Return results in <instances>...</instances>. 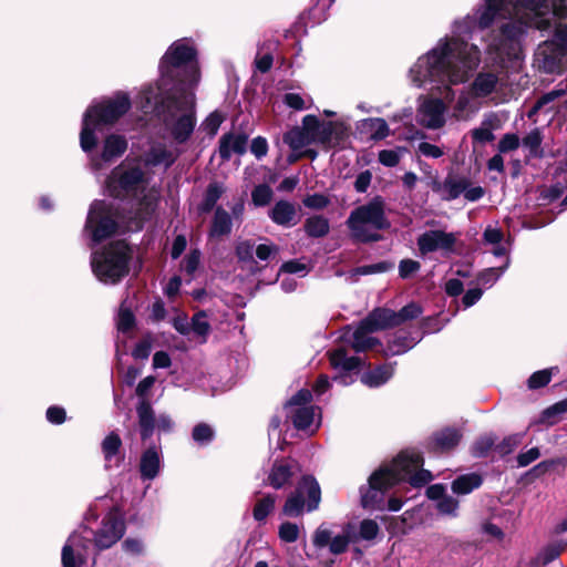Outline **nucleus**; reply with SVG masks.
Instances as JSON below:
<instances>
[{"mask_svg": "<svg viewBox=\"0 0 567 567\" xmlns=\"http://www.w3.org/2000/svg\"><path fill=\"white\" fill-rule=\"evenodd\" d=\"M329 361L333 369H340L342 373L334 378V381L342 385H348L353 382L350 372L359 370L364 363L359 357H348L347 350L338 348L329 353Z\"/></svg>", "mask_w": 567, "mask_h": 567, "instance_id": "nucleus-17", "label": "nucleus"}, {"mask_svg": "<svg viewBox=\"0 0 567 567\" xmlns=\"http://www.w3.org/2000/svg\"><path fill=\"white\" fill-rule=\"evenodd\" d=\"M132 107L128 93L117 91L112 97L90 105L84 112L86 121L101 128L113 126Z\"/></svg>", "mask_w": 567, "mask_h": 567, "instance_id": "nucleus-9", "label": "nucleus"}, {"mask_svg": "<svg viewBox=\"0 0 567 567\" xmlns=\"http://www.w3.org/2000/svg\"><path fill=\"white\" fill-rule=\"evenodd\" d=\"M423 313V308L420 303L415 301H411L401 308L399 311H394L395 322H398V327L419 318Z\"/></svg>", "mask_w": 567, "mask_h": 567, "instance_id": "nucleus-48", "label": "nucleus"}, {"mask_svg": "<svg viewBox=\"0 0 567 567\" xmlns=\"http://www.w3.org/2000/svg\"><path fill=\"white\" fill-rule=\"evenodd\" d=\"M274 192L267 184H259L254 187L251 192V200L255 206L264 207L267 206L272 199Z\"/></svg>", "mask_w": 567, "mask_h": 567, "instance_id": "nucleus-53", "label": "nucleus"}, {"mask_svg": "<svg viewBox=\"0 0 567 567\" xmlns=\"http://www.w3.org/2000/svg\"><path fill=\"white\" fill-rule=\"evenodd\" d=\"M279 538L286 543H295L299 537V527L291 522H284L279 526Z\"/></svg>", "mask_w": 567, "mask_h": 567, "instance_id": "nucleus-58", "label": "nucleus"}, {"mask_svg": "<svg viewBox=\"0 0 567 567\" xmlns=\"http://www.w3.org/2000/svg\"><path fill=\"white\" fill-rule=\"evenodd\" d=\"M394 363L379 364L360 375V381L368 388H379L386 383L394 373Z\"/></svg>", "mask_w": 567, "mask_h": 567, "instance_id": "nucleus-26", "label": "nucleus"}, {"mask_svg": "<svg viewBox=\"0 0 567 567\" xmlns=\"http://www.w3.org/2000/svg\"><path fill=\"white\" fill-rule=\"evenodd\" d=\"M554 369L555 368H550V369H544V370H538V371L534 372L527 380L528 389L529 390H538V389H542V388L546 386L547 384H549L551 377H553Z\"/></svg>", "mask_w": 567, "mask_h": 567, "instance_id": "nucleus-55", "label": "nucleus"}, {"mask_svg": "<svg viewBox=\"0 0 567 567\" xmlns=\"http://www.w3.org/2000/svg\"><path fill=\"white\" fill-rule=\"evenodd\" d=\"M159 472V456L156 447L150 446L146 449L141 456L140 461V473L144 480H153Z\"/></svg>", "mask_w": 567, "mask_h": 567, "instance_id": "nucleus-31", "label": "nucleus"}, {"mask_svg": "<svg viewBox=\"0 0 567 567\" xmlns=\"http://www.w3.org/2000/svg\"><path fill=\"white\" fill-rule=\"evenodd\" d=\"M522 143L524 147L528 148L530 156H543V135L538 128L532 130L526 136H524Z\"/></svg>", "mask_w": 567, "mask_h": 567, "instance_id": "nucleus-51", "label": "nucleus"}, {"mask_svg": "<svg viewBox=\"0 0 567 567\" xmlns=\"http://www.w3.org/2000/svg\"><path fill=\"white\" fill-rule=\"evenodd\" d=\"M155 381V377L148 375L141 380L135 389V393L140 398L136 405V414L140 435L143 443L150 440L155 431V411L150 400L146 398Z\"/></svg>", "mask_w": 567, "mask_h": 567, "instance_id": "nucleus-10", "label": "nucleus"}, {"mask_svg": "<svg viewBox=\"0 0 567 567\" xmlns=\"http://www.w3.org/2000/svg\"><path fill=\"white\" fill-rule=\"evenodd\" d=\"M194 83H179L172 82L167 86H163L165 90V94L163 97V106L168 111H185L188 112L193 106L195 110L194 101L189 99L187 93V86L193 85Z\"/></svg>", "mask_w": 567, "mask_h": 567, "instance_id": "nucleus-14", "label": "nucleus"}, {"mask_svg": "<svg viewBox=\"0 0 567 567\" xmlns=\"http://www.w3.org/2000/svg\"><path fill=\"white\" fill-rule=\"evenodd\" d=\"M463 433L460 429L445 426L435 431L426 442V450L430 453L443 454L453 451L461 442Z\"/></svg>", "mask_w": 567, "mask_h": 567, "instance_id": "nucleus-16", "label": "nucleus"}, {"mask_svg": "<svg viewBox=\"0 0 567 567\" xmlns=\"http://www.w3.org/2000/svg\"><path fill=\"white\" fill-rule=\"evenodd\" d=\"M321 122L318 116L308 114L302 118L301 130L307 132V136L311 138L312 143L316 142V136L320 130Z\"/></svg>", "mask_w": 567, "mask_h": 567, "instance_id": "nucleus-61", "label": "nucleus"}, {"mask_svg": "<svg viewBox=\"0 0 567 567\" xmlns=\"http://www.w3.org/2000/svg\"><path fill=\"white\" fill-rule=\"evenodd\" d=\"M394 268V262L390 260H382L377 264L363 265L355 267L351 270L352 276H367L373 274L388 272Z\"/></svg>", "mask_w": 567, "mask_h": 567, "instance_id": "nucleus-49", "label": "nucleus"}, {"mask_svg": "<svg viewBox=\"0 0 567 567\" xmlns=\"http://www.w3.org/2000/svg\"><path fill=\"white\" fill-rule=\"evenodd\" d=\"M225 188L221 183H209L204 193V198L202 203L197 206L198 213L200 215L210 213L215 208L217 202L223 196Z\"/></svg>", "mask_w": 567, "mask_h": 567, "instance_id": "nucleus-35", "label": "nucleus"}, {"mask_svg": "<svg viewBox=\"0 0 567 567\" xmlns=\"http://www.w3.org/2000/svg\"><path fill=\"white\" fill-rule=\"evenodd\" d=\"M269 218L278 226L291 227L298 224L297 209L295 204L280 199L275 203L268 212Z\"/></svg>", "mask_w": 567, "mask_h": 567, "instance_id": "nucleus-22", "label": "nucleus"}, {"mask_svg": "<svg viewBox=\"0 0 567 567\" xmlns=\"http://www.w3.org/2000/svg\"><path fill=\"white\" fill-rule=\"evenodd\" d=\"M133 250L125 239H117L93 254L91 266L99 280L118 284L130 274Z\"/></svg>", "mask_w": 567, "mask_h": 567, "instance_id": "nucleus-3", "label": "nucleus"}, {"mask_svg": "<svg viewBox=\"0 0 567 567\" xmlns=\"http://www.w3.org/2000/svg\"><path fill=\"white\" fill-rule=\"evenodd\" d=\"M195 126H196V113L192 106L188 112L182 114L173 123V125L171 127V135L176 143L184 144L190 138V136L195 130Z\"/></svg>", "mask_w": 567, "mask_h": 567, "instance_id": "nucleus-24", "label": "nucleus"}, {"mask_svg": "<svg viewBox=\"0 0 567 567\" xmlns=\"http://www.w3.org/2000/svg\"><path fill=\"white\" fill-rule=\"evenodd\" d=\"M347 225L357 241L369 244L382 240L379 233H371L364 225H371L375 230H388L391 223L385 215V202L382 196L377 195L367 204L354 208L347 220Z\"/></svg>", "mask_w": 567, "mask_h": 567, "instance_id": "nucleus-4", "label": "nucleus"}, {"mask_svg": "<svg viewBox=\"0 0 567 567\" xmlns=\"http://www.w3.org/2000/svg\"><path fill=\"white\" fill-rule=\"evenodd\" d=\"M207 313L204 310L197 311L192 317V326L190 329L198 336L203 337V342H206V338L208 333L210 332V323L208 321L202 320L203 318H206Z\"/></svg>", "mask_w": 567, "mask_h": 567, "instance_id": "nucleus-56", "label": "nucleus"}, {"mask_svg": "<svg viewBox=\"0 0 567 567\" xmlns=\"http://www.w3.org/2000/svg\"><path fill=\"white\" fill-rule=\"evenodd\" d=\"M498 83V76L492 72H480L471 84L472 94L476 97L491 95Z\"/></svg>", "mask_w": 567, "mask_h": 567, "instance_id": "nucleus-29", "label": "nucleus"}, {"mask_svg": "<svg viewBox=\"0 0 567 567\" xmlns=\"http://www.w3.org/2000/svg\"><path fill=\"white\" fill-rule=\"evenodd\" d=\"M122 447V440L120 435L112 431L110 432L101 443V450L105 462H111L113 457L120 454Z\"/></svg>", "mask_w": 567, "mask_h": 567, "instance_id": "nucleus-45", "label": "nucleus"}, {"mask_svg": "<svg viewBox=\"0 0 567 567\" xmlns=\"http://www.w3.org/2000/svg\"><path fill=\"white\" fill-rule=\"evenodd\" d=\"M470 185V179L465 177L456 178L453 174H449L443 182L433 179L431 189L439 194L442 200L451 202L458 198Z\"/></svg>", "mask_w": 567, "mask_h": 567, "instance_id": "nucleus-19", "label": "nucleus"}, {"mask_svg": "<svg viewBox=\"0 0 567 567\" xmlns=\"http://www.w3.org/2000/svg\"><path fill=\"white\" fill-rule=\"evenodd\" d=\"M147 178L140 166H115L105 179V189L110 197L118 200L135 198L145 190Z\"/></svg>", "mask_w": 567, "mask_h": 567, "instance_id": "nucleus-7", "label": "nucleus"}, {"mask_svg": "<svg viewBox=\"0 0 567 567\" xmlns=\"http://www.w3.org/2000/svg\"><path fill=\"white\" fill-rule=\"evenodd\" d=\"M315 417V406H300L290 412L289 419L292 425L299 430L305 431L310 427Z\"/></svg>", "mask_w": 567, "mask_h": 567, "instance_id": "nucleus-39", "label": "nucleus"}, {"mask_svg": "<svg viewBox=\"0 0 567 567\" xmlns=\"http://www.w3.org/2000/svg\"><path fill=\"white\" fill-rule=\"evenodd\" d=\"M497 436L493 433L484 434L477 437L471 446L473 457H486L492 449L495 450Z\"/></svg>", "mask_w": 567, "mask_h": 567, "instance_id": "nucleus-44", "label": "nucleus"}, {"mask_svg": "<svg viewBox=\"0 0 567 567\" xmlns=\"http://www.w3.org/2000/svg\"><path fill=\"white\" fill-rule=\"evenodd\" d=\"M363 320L365 326H368L367 329L373 330L374 332L398 327L394 310L385 307H378L373 309Z\"/></svg>", "mask_w": 567, "mask_h": 567, "instance_id": "nucleus-23", "label": "nucleus"}, {"mask_svg": "<svg viewBox=\"0 0 567 567\" xmlns=\"http://www.w3.org/2000/svg\"><path fill=\"white\" fill-rule=\"evenodd\" d=\"M96 130L102 128L93 125L91 121H86V118L83 116L82 128L80 133V145L85 153L92 152L97 146V137L95 135Z\"/></svg>", "mask_w": 567, "mask_h": 567, "instance_id": "nucleus-40", "label": "nucleus"}, {"mask_svg": "<svg viewBox=\"0 0 567 567\" xmlns=\"http://www.w3.org/2000/svg\"><path fill=\"white\" fill-rule=\"evenodd\" d=\"M520 141L517 134L506 133L499 140L497 148L499 153H508L519 147Z\"/></svg>", "mask_w": 567, "mask_h": 567, "instance_id": "nucleus-64", "label": "nucleus"}, {"mask_svg": "<svg viewBox=\"0 0 567 567\" xmlns=\"http://www.w3.org/2000/svg\"><path fill=\"white\" fill-rule=\"evenodd\" d=\"M485 122L482 126L476 127L471 131L472 140L474 144H485L493 142L495 140V135L491 128V126H485Z\"/></svg>", "mask_w": 567, "mask_h": 567, "instance_id": "nucleus-62", "label": "nucleus"}, {"mask_svg": "<svg viewBox=\"0 0 567 567\" xmlns=\"http://www.w3.org/2000/svg\"><path fill=\"white\" fill-rule=\"evenodd\" d=\"M136 327V318L134 312L131 308L125 307L124 303L121 305L118 315H117V321H116V328L122 333H127L132 331Z\"/></svg>", "mask_w": 567, "mask_h": 567, "instance_id": "nucleus-50", "label": "nucleus"}, {"mask_svg": "<svg viewBox=\"0 0 567 567\" xmlns=\"http://www.w3.org/2000/svg\"><path fill=\"white\" fill-rule=\"evenodd\" d=\"M364 320L362 319L359 326L352 333L351 347L355 352H365L372 350L378 346H382L381 341L375 337H369V333H373V330H368Z\"/></svg>", "mask_w": 567, "mask_h": 567, "instance_id": "nucleus-27", "label": "nucleus"}, {"mask_svg": "<svg viewBox=\"0 0 567 567\" xmlns=\"http://www.w3.org/2000/svg\"><path fill=\"white\" fill-rule=\"evenodd\" d=\"M389 474L383 470L374 471L368 481V486L360 487L361 505L365 509H382L385 494L394 487L386 478ZM392 478L393 476L390 475Z\"/></svg>", "mask_w": 567, "mask_h": 567, "instance_id": "nucleus-11", "label": "nucleus"}, {"mask_svg": "<svg viewBox=\"0 0 567 567\" xmlns=\"http://www.w3.org/2000/svg\"><path fill=\"white\" fill-rule=\"evenodd\" d=\"M299 471L300 464L297 460L291 457L277 458L274 461L264 483L276 491L289 488L293 485V478Z\"/></svg>", "mask_w": 567, "mask_h": 567, "instance_id": "nucleus-13", "label": "nucleus"}, {"mask_svg": "<svg viewBox=\"0 0 567 567\" xmlns=\"http://www.w3.org/2000/svg\"><path fill=\"white\" fill-rule=\"evenodd\" d=\"M379 530L380 528L378 523L373 519L367 518L360 523L359 535L364 540H372L378 536Z\"/></svg>", "mask_w": 567, "mask_h": 567, "instance_id": "nucleus-63", "label": "nucleus"}, {"mask_svg": "<svg viewBox=\"0 0 567 567\" xmlns=\"http://www.w3.org/2000/svg\"><path fill=\"white\" fill-rule=\"evenodd\" d=\"M567 413V398L546 408L540 414V422L554 425L560 421V416Z\"/></svg>", "mask_w": 567, "mask_h": 567, "instance_id": "nucleus-47", "label": "nucleus"}, {"mask_svg": "<svg viewBox=\"0 0 567 567\" xmlns=\"http://www.w3.org/2000/svg\"><path fill=\"white\" fill-rule=\"evenodd\" d=\"M420 111L424 116H427V121L423 122V125L431 130L441 128L445 124L444 111L445 104L441 99H427L423 102Z\"/></svg>", "mask_w": 567, "mask_h": 567, "instance_id": "nucleus-25", "label": "nucleus"}, {"mask_svg": "<svg viewBox=\"0 0 567 567\" xmlns=\"http://www.w3.org/2000/svg\"><path fill=\"white\" fill-rule=\"evenodd\" d=\"M125 533V523L116 509H112L102 519L101 527L94 534V544L99 550H104L117 543Z\"/></svg>", "mask_w": 567, "mask_h": 567, "instance_id": "nucleus-12", "label": "nucleus"}, {"mask_svg": "<svg viewBox=\"0 0 567 567\" xmlns=\"http://www.w3.org/2000/svg\"><path fill=\"white\" fill-rule=\"evenodd\" d=\"M567 548V543L554 542L549 543L537 554L535 564L540 566H547L557 559Z\"/></svg>", "mask_w": 567, "mask_h": 567, "instance_id": "nucleus-38", "label": "nucleus"}, {"mask_svg": "<svg viewBox=\"0 0 567 567\" xmlns=\"http://www.w3.org/2000/svg\"><path fill=\"white\" fill-rule=\"evenodd\" d=\"M215 437L213 427L204 422L196 424L192 431V439L199 445L209 444Z\"/></svg>", "mask_w": 567, "mask_h": 567, "instance_id": "nucleus-52", "label": "nucleus"}, {"mask_svg": "<svg viewBox=\"0 0 567 567\" xmlns=\"http://www.w3.org/2000/svg\"><path fill=\"white\" fill-rule=\"evenodd\" d=\"M154 210L155 207L147 196H142L138 200V207L134 212V215L127 219L128 228L137 231L142 230L145 221L151 218Z\"/></svg>", "mask_w": 567, "mask_h": 567, "instance_id": "nucleus-32", "label": "nucleus"}, {"mask_svg": "<svg viewBox=\"0 0 567 567\" xmlns=\"http://www.w3.org/2000/svg\"><path fill=\"white\" fill-rule=\"evenodd\" d=\"M523 436V433H515L505 436L498 444L495 445V451L501 456L511 454L522 443Z\"/></svg>", "mask_w": 567, "mask_h": 567, "instance_id": "nucleus-54", "label": "nucleus"}, {"mask_svg": "<svg viewBox=\"0 0 567 567\" xmlns=\"http://www.w3.org/2000/svg\"><path fill=\"white\" fill-rule=\"evenodd\" d=\"M359 128L361 132L370 133V140L375 142L384 140L390 134L388 123L381 117L364 118L360 122Z\"/></svg>", "mask_w": 567, "mask_h": 567, "instance_id": "nucleus-34", "label": "nucleus"}, {"mask_svg": "<svg viewBox=\"0 0 567 567\" xmlns=\"http://www.w3.org/2000/svg\"><path fill=\"white\" fill-rule=\"evenodd\" d=\"M127 150V141L123 135L110 134L103 142V150L101 158L103 162L109 163L115 158L121 157Z\"/></svg>", "mask_w": 567, "mask_h": 567, "instance_id": "nucleus-28", "label": "nucleus"}, {"mask_svg": "<svg viewBox=\"0 0 567 567\" xmlns=\"http://www.w3.org/2000/svg\"><path fill=\"white\" fill-rule=\"evenodd\" d=\"M333 126H336V121L321 122L315 143H320L327 148L331 147Z\"/></svg>", "mask_w": 567, "mask_h": 567, "instance_id": "nucleus-59", "label": "nucleus"}, {"mask_svg": "<svg viewBox=\"0 0 567 567\" xmlns=\"http://www.w3.org/2000/svg\"><path fill=\"white\" fill-rule=\"evenodd\" d=\"M161 85L172 82L197 83V50L183 40L173 42L159 61Z\"/></svg>", "mask_w": 567, "mask_h": 567, "instance_id": "nucleus-2", "label": "nucleus"}, {"mask_svg": "<svg viewBox=\"0 0 567 567\" xmlns=\"http://www.w3.org/2000/svg\"><path fill=\"white\" fill-rule=\"evenodd\" d=\"M321 503V487L312 474L302 475L295 489L289 493L281 509L288 517H299L305 511L308 513L319 508Z\"/></svg>", "mask_w": 567, "mask_h": 567, "instance_id": "nucleus-8", "label": "nucleus"}, {"mask_svg": "<svg viewBox=\"0 0 567 567\" xmlns=\"http://www.w3.org/2000/svg\"><path fill=\"white\" fill-rule=\"evenodd\" d=\"M303 229L311 238L324 237L330 230L329 220L321 215L308 217L305 220Z\"/></svg>", "mask_w": 567, "mask_h": 567, "instance_id": "nucleus-37", "label": "nucleus"}, {"mask_svg": "<svg viewBox=\"0 0 567 567\" xmlns=\"http://www.w3.org/2000/svg\"><path fill=\"white\" fill-rule=\"evenodd\" d=\"M480 62V51L475 45L452 39L434 48L426 55L427 75L451 84L464 83L468 72Z\"/></svg>", "mask_w": 567, "mask_h": 567, "instance_id": "nucleus-1", "label": "nucleus"}, {"mask_svg": "<svg viewBox=\"0 0 567 567\" xmlns=\"http://www.w3.org/2000/svg\"><path fill=\"white\" fill-rule=\"evenodd\" d=\"M515 11L514 0H485V8L477 19L481 30L488 29L496 18H506Z\"/></svg>", "mask_w": 567, "mask_h": 567, "instance_id": "nucleus-18", "label": "nucleus"}, {"mask_svg": "<svg viewBox=\"0 0 567 567\" xmlns=\"http://www.w3.org/2000/svg\"><path fill=\"white\" fill-rule=\"evenodd\" d=\"M526 27L520 20H509L499 27V37L503 41H516L525 33Z\"/></svg>", "mask_w": 567, "mask_h": 567, "instance_id": "nucleus-46", "label": "nucleus"}, {"mask_svg": "<svg viewBox=\"0 0 567 567\" xmlns=\"http://www.w3.org/2000/svg\"><path fill=\"white\" fill-rule=\"evenodd\" d=\"M125 219V210L120 205L94 200L90 206L84 228L90 231L94 244H101L117 235L121 223H124Z\"/></svg>", "mask_w": 567, "mask_h": 567, "instance_id": "nucleus-5", "label": "nucleus"}, {"mask_svg": "<svg viewBox=\"0 0 567 567\" xmlns=\"http://www.w3.org/2000/svg\"><path fill=\"white\" fill-rule=\"evenodd\" d=\"M419 340L408 336H396L393 340L388 342L385 349L378 351L383 358L390 355H400L412 349Z\"/></svg>", "mask_w": 567, "mask_h": 567, "instance_id": "nucleus-36", "label": "nucleus"}, {"mask_svg": "<svg viewBox=\"0 0 567 567\" xmlns=\"http://www.w3.org/2000/svg\"><path fill=\"white\" fill-rule=\"evenodd\" d=\"M543 56V68L548 73H561L567 59V49L554 42L545 41L539 53Z\"/></svg>", "mask_w": 567, "mask_h": 567, "instance_id": "nucleus-20", "label": "nucleus"}, {"mask_svg": "<svg viewBox=\"0 0 567 567\" xmlns=\"http://www.w3.org/2000/svg\"><path fill=\"white\" fill-rule=\"evenodd\" d=\"M218 143V155L221 162H228L234 153L238 155L246 153L248 136L245 133L228 132L221 135Z\"/></svg>", "mask_w": 567, "mask_h": 567, "instance_id": "nucleus-21", "label": "nucleus"}, {"mask_svg": "<svg viewBox=\"0 0 567 567\" xmlns=\"http://www.w3.org/2000/svg\"><path fill=\"white\" fill-rule=\"evenodd\" d=\"M282 141L292 151H299L302 147L312 144L311 138L307 136V132L302 131L300 126H293L282 136Z\"/></svg>", "mask_w": 567, "mask_h": 567, "instance_id": "nucleus-42", "label": "nucleus"}, {"mask_svg": "<svg viewBox=\"0 0 567 567\" xmlns=\"http://www.w3.org/2000/svg\"><path fill=\"white\" fill-rule=\"evenodd\" d=\"M484 478L480 473L473 472L457 476L451 484V489L456 495H466L483 485Z\"/></svg>", "mask_w": 567, "mask_h": 567, "instance_id": "nucleus-30", "label": "nucleus"}, {"mask_svg": "<svg viewBox=\"0 0 567 567\" xmlns=\"http://www.w3.org/2000/svg\"><path fill=\"white\" fill-rule=\"evenodd\" d=\"M231 217L221 206L216 207L214 218L212 220L209 236L223 237L231 233Z\"/></svg>", "mask_w": 567, "mask_h": 567, "instance_id": "nucleus-33", "label": "nucleus"}, {"mask_svg": "<svg viewBox=\"0 0 567 567\" xmlns=\"http://www.w3.org/2000/svg\"><path fill=\"white\" fill-rule=\"evenodd\" d=\"M277 495L268 493L258 499L252 508V517L256 522H265L269 514L275 509Z\"/></svg>", "mask_w": 567, "mask_h": 567, "instance_id": "nucleus-43", "label": "nucleus"}, {"mask_svg": "<svg viewBox=\"0 0 567 567\" xmlns=\"http://www.w3.org/2000/svg\"><path fill=\"white\" fill-rule=\"evenodd\" d=\"M223 122L224 115L219 111H214L204 120L202 126L208 135L214 136Z\"/></svg>", "mask_w": 567, "mask_h": 567, "instance_id": "nucleus-57", "label": "nucleus"}, {"mask_svg": "<svg viewBox=\"0 0 567 567\" xmlns=\"http://www.w3.org/2000/svg\"><path fill=\"white\" fill-rule=\"evenodd\" d=\"M302 203L307 208L321 210L328 207V205L330 204V199L324 194L315 193L311 195H307L302 199Z\"/></svg>", "mask_w": 567, "mask_h": 567, "instance_id": "nucleus-60", "label": "nucleus"}, {"mask_svg": "<svg viewBox=\"0 0 567 567\" xmlns=\"http://www.w3.org/2000/svg\"><path fill=\"white\" fill-rule=\"evenodd\" d=\"M423 455L413 450L401 451L390 464L380 466L378 470L385 471L386 476L393 486L401 482H408L411 486L420 488L433 480L429 470L423 468Z\"/></svg>", "mask_w": 567, "mask_h": 567, "instance_id": "nucleus-6", "label": "nucleus"}, {"mask_svg": "<svg viewBox=\"0 0 567 567\" xmlns=\"http://www.w3.org/2000/svg\"><path fill=\"white\" fill-rule=\"evenodd\" d=\"M61 563L62 567H83L86 564V556L68 542L62 547Z\"/></svg>", "mask_w": 567, "mask_h": 567, "instance_id": "nucleus-41", "label": "nucleus"}, {"mask_svg": "<svg viewBox=\"0 0 567 567\" xmlns=\"http://www.w3.org/2000/svg\"><path fill=\"white\" fill-rule=\"evenodd\" d=\"M416 243L422 255L434 252L440 249L452 251L456 243V237L453 233L435 229L427 230L420 235Z\"/></svg>", "mask_w": 567, "mask_h": 567, "instance_id": "nucleus-15", "label": "nucleus"}]
</instances>
